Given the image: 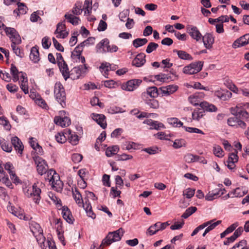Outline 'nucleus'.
Returning a JSON list of instances; mask_svg holds the SVG:
<instances>
[{
	"label": "nucleus",
	"mask_w": 249,
	"mask_h": 249,
	"mask_svg": "<svg viewBox=\"0 0 249 249\" xmlns=\"http://www.w3.org/2000/svg\"><path fill=\"white\" fill-rule=\"evenodd\" d=\"M148 42V40L146 38H138L134 39L133 41V46L137 48L139 47L142 46L145 44H146Z\"/></svg>",
	"instance_id": "obj_45"
},
{
	"label": "nucleus",
	"mask_w": 249,
	"mask_h": 249,
	"mask_svg": "<svg viewBox=\"0 0 249 249\" xmlns=\"http://www.w3.org/2000/svg\"><path fill=\"white\" fill-rule=\"evenodd\" d=\"M53 93L54 97L61 106L64 108L66 106V94L62 84L60 82H57L54 87Z\"/></svg>",
	"instance_id": "obj_1"
},
{
	"label": "nucleus",
	"mask_w": 249,
	"mask_h": 249,
	"mask_svg": "<svg viewBox=\"0 0 249 249\" xmlns=\"http://www.w3.org/2000/svg\"><path fill=\"white\" fill-rule=\"evenodd\" d=\"M142 82V81L140 79L129 80L125 85L123 86V89L129 91H133L139 87Z\"/></svg>",
	"instance_id": "obj_10"
},
{
	"label": "nucleus",
	"mask_w": 249,
	"mask_h": 249,
	"mask_svg": "<svg viewBox=\"0 0 249 249\" xmlns=\"http://www.w3.org/2000/svg\"><path fill=\"white\" fill-rule=\"evenodd\" d=\"M50 182H51L53 187L55 188L57 191L59 192L62 190L63 186V183L62 181L60 180L59 176L58 178L55 179H53Z\"/></svg>",
	"instance_id": "obj_35"
},
{
	"label": "nucleus",
	"mask_w": 249,
	"mask_h": 249,
	"mask_svg": "<svg viewBox=\"0 0 249 249\" xmlns=\"http://www.w3.org/2000/svg\"><path fill=\"white\" fill-rule=\"evenodd\" d=\"M204 45L208 49H210L213 47L214 43V38L211 33H206L204 36H202V38Z\"/></svg>",
	"instance_id": "obj_13"
},
{
	"label": "nucleus",
	"mask_w": 249,
	"mask_h": 249,
	"mask_svg": "<svg viewBox=\"0 0 249 249\" xmlns=\"http://www.w3.org/2000/svg\"><path fill=\"white\" fill-rule=\"evenodd\" d=\"M87 69L86 65L74 67L71 70L70 77L72 80L77 79L84 75L86 72Z\"/></svg>",
	"instance_id": "obj_5"
},
{
	"label": "nucleus",
	"mask_w": 249,
	"mask_h": 249,
	"mask_svg": "<svg viewBox=\"0 0 249 249\" xmlns=\"http://www.w3.org/2000/svg\"><path fill=\"white\" fill-rule=\"evenodd\" d=\"M205 115L204 111L200 108H196L192 113V119L199 121Z\"/></svg>",
	"instance_id": "obj_28"
},
{
	"label": "nucleus",
	"mask_w": 249,
	"mask_h": 249,
	"mask_svg": "<svg viewBox=\"0 0 249 249\" xmlns=\"http://www.w3.org/2000/svg\"><path fill=\"white\" fill-rule=\"evenodd\" d=\"M57 65L65 80H67V79L70 77V73L67 63L65 61L63 62H58Z\"/></svg>",
	"instance_id": "obj_18"
},
{
	"label": "nucleus",
	"mask_w": 249,
	"mask_h": 249,
	"mask_svg": "<svg viewBox=\"0 0 249 249\" xmlns=\"http://www.w3.org/2000/svg\"><path fill=\"white\" fill-rule=\"evenodd\" d=\"M18 5V9H15L14 11V13H17L18 15L20 14H25L26 13L28 8L27 6L23 3H20L18 1L17 3Z\"/></svg>",
	"instance_id": "obj_36"
},
{
	"label": "nucleus",
	"mask_w": 249,
	"mask_h": 249,
	"mask_svg": "<svg viewBox=\"0 0 249 249\" xmlns=\"http://www.w3.org/2000/svg\"><path fill=\"white\" fill-rule=\"evenodd\" d=\"M34 160L36 165V169L38 174L41 175L46 174L48 166L45 160L37 156L34 158Z\"/></svg>",
	"instance_id": "obj_6"
},
{
	"label": "nucleus",
	"mask_w": 249,
	"mask_h": 249,
	"mask_svg": "<svg viewBox=\"0 0 249 249\" xmlns=\"http://www.w3.org/2000/svg\"><path fill=\"white\" fill-rule=\"evenodd\" d=\"M124 233V231L122 228L116 231L109 232L103 240L102 244H106L107 246H109L113 242L119 241L121 239Z\"/></svg>",
	"instance_id": "obj_2"
},
{
	"label": "nucleus",
	"mask_w": 249,
	"mask_h": 249,
	"mask_svg": "<svg viewBox=\"0 0 249 249\" xmlns=\"http://www.w3.org/2000/svg\"><path fill=\"white\" fill-rule=\"evenodd\" d=\"M145 55L143 53H139L133 60L132 64L137 67H140L143 65L146 62Z\"/></svg>",
	"instance_id": "obj_17"
},
{
	"label": "nucleus",
	"mask_w": 249,
	"mask_h": 249,
	"mask_svg": "<svg viewBox=\"0 0 249 249\" xmlns=\"http://www.w3.org/2000/svg\"><path fill=\"white\" fill-rule=\"evenodd\" d=\"M186 30L187 32L193 39L196 40V41H199L201 40L202 35L196 26L188 25L186 28Z\"/></svg>",
	"instance_id": "obj_8"
},
{
	"label": "nucleus",
	"mask_w": 249,
	"mask_h": 249,
	"mask_svg": "<svg viewBox=\"0 0 249 249\" xmlns=\"http://www.w3.org/2000/svg\"><path fill=\"white\" fill-rule=\"evenodd\" d=\"M31 189V192L32 197L34 202L36 203H38L40 199V193L41 189L37 187L36 183H34L32 187H30Z\"/></svg>",
	"instance_id": "obj_15"
},
{
	"label": "nucleus",
	"mask_w": 249,
	"mask_h": 249,
	"mask_svg": "<svg viewBox=\"0 0 249 249\" xmlns=\"http://www.w3.org/2000/svg\"><path fill=\"white\" fill-rule=\"evenodd\" d=\"M203 93H196L190 96L189 97V100L191 104L195 106H199L201 102L199 100V97H202L204 96Z\"/></svg>",
	"instance_id": "obj_27"
},
{
	"label": "nucleus",
	"mask_w": 249,
	"mask_h": 249,
	"mask_svg": "<svg viewBox=\"0 0 249 249\" xmlns=\"http://www.w3.org/2000/svg\"><path fill=\"white\" fill-rule=\"evenodd\" d=\"M249 44V33L246 34L236 39L232 44L233 49L244 46Z\"/></svg>",
	"instance_id": "obj_9"
},
{
	"label": "nucleus",
	"mask_w": 249,
	"mask_h": 249,
	"mask_svg": "<svg viewBox=\"0 0 249 249\" xmlns=\"http://www.w3.org/2000/svg\"><path fill=\"white\" fill-rule=\"evenodd\" d=\"M82 159L83 156L80 154L74 153L71 156V160L75 163L80 162Z\"/></svg>",
	"instance_id": "obj_58"
},
{
	"label": "nucleus",
	"mask_w": 249,
	"mask_h": 249,
	"mask_svg": "<svg viewBox=\"0 0 249 249\" xmlns=\"http://www.w3.org/2000/svg\"><path fill=\"white\" fill-rule=\"evenodd\" d=\"M213 221V220H210V221H207V222H206L205 223H204L203 224L199 225V226H198L197 227H196L194 230V231H193V232L191 234V236H194L195 235H196V234H197L198 233V232L201 230H202L204 228H205V227H206L207 226H208L209 224H210Z\"/></svg>",
	"instance_id": "obj_48"
},
{
	"label": "nucleus",
	"mask_w": 249,
	"mask_h": 249,
	"mask_svg": "<svg viewBox=\"0 0 249 249\" xmlns=\"http://www.w3.org/2000/svg\"><path fill=\"white\" fill-rule=\"evenodd\" d=\"M169 224L167 222L161 223L158 222L151 226L147 230V233L149 235L156 234L158 231L164 230Z\"/></svg>",
	"instance_id": "obj_7"
},
{
	"label": "nucleus",
	"mask_w": 249,
	"mask_h": 249,
	"mask_svg": "<svg viewBox=\"0 0 249 249\" xmlns=\"http://www.w3.org/2000/svg\"><path fill=\"white\" fill-rule=\"evenodd\" d=\"M90 103L92 106L97 105L99 107H103L104 106L103 103L100 102L99 101V99H98V98H97V97H95V96L93 97L91 99V100L90 101Z\"/></svg>",
	"instance_id": "obj_57"
},
{
	"label": "nucleus",
	"mask_w": 249,
	"mask_h": 249,
	"mask_svg": "<svg viewBox=\"0 0 249 249\" xmlns=\"http://www.w3.org/2000/svg\"><path fill=\"white\" fill-rule=\"evenodd\" d=\"M66 135H67L68 140L71 144L75 145L78 143L79 141L78 136L75 133H72L71 130L66 129Z\"/></svg>",
	"instance_id": "obj_25"
},
{
	"label": "nucleus",
	"mask_w": 249,
	"mask_h": 249,
	"mask_svg": "<svg viewBox=\"0 0 249 249\" xmlns=\"http://www.w3.org/2000/svg\"><path fill=\"white\" fill-rule=\"evenodd\" d=\"M56 141L60 143H65L66 142L67 135H66V130L63 132H58L55 136Z\"/></svg>",
	"instance_id": "obj_40"
},
{
	"label": "nucleus",
	"mask_w": 249,
	"mask_h": 249,
	"mask_svg": "<svg viewBox=\"0 0 249 249\" xmlns=\"http://www.w3.org/2000/svg\"><path fill=\"white\" fill-rule=\"evenodd\" d=\"M0 77L6 82H10L11 78L8 72H5L3 73L2 71H0Z\"/></svg>",
	"instance_id": "obj_64"
},
{
	"label": "nucleus",
	"mask_w": 249,
	"mask_h": 249,
	"mask_svg": "<svg viewBox=\"0 0 249 249\" xmlns=\"http://www.w3.org/2000/svg\"><path fill=\"white\" fill-rule=\"evenodd\" d=\"M203 62L198 61L192 63L188 66L184 67L183 71L188 74H193L199 72L202 69Z\"/></svg>",
	"instance_id": "obj_3"
},
{
	"label": "nucleus",
	"mask_w": 249,
	"mask_h": 249,
	"mask_svg": "<svg viewBox=\"0 0 249 249\" xmlns=\"http://www.w3.org/2000/svg\"><path fill=\"white\" fill-rule=\"evenodd\" d=\"M185 145V141L184 140H176L173 143V147L175 148H178Z\"/></svg>",
	"instance_id": "obj_61"
},
{
	"label": "nucleus",
	"mask_w": 249,
	"mask_h": 249,
	"mask_svg": "<svg viewBox=\"0 0 249 249\" xmlns=\"http://www.w3.org/2000/svg\"><path fill=\"white\" fill-rule=\"evenodd\" d=\"M100 69L104 71L103 74L106 77H107L108 75L107 72L111 70V65L107 62L102 63L100 67Z\"/></svg>",
	"instance_id": "obj_50"
},
{
	"label": "nucleus",
	"mask_w": 249,
	"mask_h": 249,
	"mask_svg": "<svg viewBox=\"0 0 249 249\" xmlns=\"http://www.w3.org/2000/svg\"><path fill=\"white\" fill-rule=\"evenodd\" d=\"M200 159H201L200 157L190 153L186 154L184 157L185 161L188 163L197 161Z\"/></svg>",
	"instance_id": "obj_38"
},
{
	"label": "nucleus",
	"mask_w": 249,
	"mask_h": 249,
	"mask_svg": "<svg viewBox=\"0 0 249 249\" xmlns=\"http://www.w3.org/2000/svg\"><path fill=\"white\" fill-rule=\"evenodd\" d=\"M54 122L56 125L64 127L71 124V120L67 117L62 118L60 116H55L54 118Z\"/></svg>",
	"instance_id": "obj_16"
},
{
	"label": "nucleus",
	"mask_w": 249,
	"mask_h": 249,
	"mask_svg": "<svg viewBox=\"0 0 249 249\" xmlns=\"http://www.w3.org/2000/svg\"><path fill=\"white\" fill-rule=\"evenodd\" d=\"M146 104L149 106L151 108L157 109L159 107V104L157 100L154 98L147 100L146 101Z\"/></svg>",
	"instance_id": "obj_51"
},
{
	"label": "nucleus",
	"mask_w": 249,
	"mask_h": 249,
	"mask_svg": "<svg viewBox=\"0 0 249 249\" xmlns=\"http://www.w3.org/2000/svg\"><path fill=\"white\" fill-rule=\"evenodd\" d=\"M62 214L64 219L70 224L73 223L74 219L70 210L67 208H64L62 211Z\"/></svg>",
	"instance_id": "obj_26"
},
{
	"label": "nucleus",
	"mask_w": 249,
	"mask_h": 249,
	"mask_svg": "<svg viewBox=\"0 0 249 249\" xmlns=\"http://www.w3.org/2000/svg\"><path fill=\"white\" fill-rule=\"evenodd\" d=\"M232 93L228 90L218 89L214 92V95L222 101H227L231 96Z\"/></svg>",
	"instance_id": "obj_14"
},
{
	"label": "nucleus",
	"mask_w": 249,
	"mask_h": 249,
	"mask_svg": "<svg viewBox=\"0 0 249 249\" xmlns=\"http://www.w3.org/2000/svg\"><path fill=\"white\" fill-rule=\"evenodd\" d=\"M199 106L201 107L200 108L204 112H216L217 110V108L214 105L206 101L201 102Z\"/></svg>",
	"instance_id": "obj_19"
},
{
	"label": "nucleus",
	"mask_w": 249,
	"mask_h": 249,
	"mask_svg": "<svg viewBox=\"0 0 249 249\" xmlns=\"http://www.w3.org/2000/svg\"><path fill=\"white\" fill-rule=\"evenodd\" d=\"M0 182H2L8 187H10L12 185L9 179L8 176L6 175L5 172L3 169L0 170Z\"/></svg>",
	"instance_id": "obj_30"
},
{
	"label": "nucleus",
	"mask_w": 249,
	"mask_h": 249,
	"mask_svg": "<svg viewBox=\"0 0 249 249\" xmlns=\"http://www.w3.org/2000/svg\"><path fill=\"white\" fill-rule=\"evenodd\" d=\"M91 117L103 129L106 128L107 124L104 115L93 113L91 114Z\"/></svg>",
	"instance_id": "obj_12"
},
{
	"label": "nucleus",
	"mask_w": 249,
	"mask_h": 249,
	"mask_svg": "<svg viewBox=\"0 0 249 249\" xmlns=\"http://www.w3.org/2000/svg\"><path fill=\"white\" fill-rule=\"evenodd\" d=\"M147 94L153 98H155L158 96V90L156 87H151L147 88L146 92H143L142 94L143 97L145 96Z\"/></svg>",
	"instance_id": "obj_32"
},
{
	"label": "nucleus",
	"mask_w": 249,
	"mask_h": 249,
	"mask_svg": "<svg viewBox=\"0 0 249 249\" xmlns=\"http://www.w3.org/2000/svg\"><path fill=\"white\" fill-rule=\"evenodd\" d=\"M231 194L232 195V197H242L245 195V193L242 192V189L238 187L231 192Z\"/></svg>",
	"instance_id": "obj_55"
},
{
	"label": "nucleus",
	"mask_w": 249,
	"mask_h": 249,
	"mask_svg": "<svg viewBox=\"0 0 249 249\" xmlns=\"http://www.w3.org/2000/svg\"><path fill=\"white\" fill-rule=\"evenodd\" d=\"M11 144L19 153H22L24 147L22 142L17 137H14L11 139Z\"/></svg>",
	"instance_id": "obj_20"
},
{
	"label": "nucleus",
	"mask_w": 249,
	"mask_h": 249,
	"mask_svg": "<svg viewBox=\"0 0 249 249\" xmlns=\"http://www.w3.org/2000/svg\"><path fill=\"white\" fill-rule=\"evenodd\" d=\"M196 210V207L193 206L190 207L186 210L185 212L182 214L181 217L185 219L187 218L189 216L195 213Z\"/></svg>",
	"instance_id": "obj_47"
},
{
	"label": "nucleus",
	"mask_w": 249,
	"mask_h": 249,
	"mask_svg": "<svg viewBox=\"0 0 249 249\" xmlns=\"http://www.w3.org/2000/svg\"><path fill=\"white\" fill-rule=\"evenodd\" d=\"M229 21V18L228 16H221L219 18L215 19L210 18L209 19V22L212 24H214L215 22H227Z\"/></svg>",
	"instance_id": "obj_42"
},
{
	"label": "nucleus",
	"mask_w": 249,
	"mask_h": 249,
	"mask_svg": "<svg viewBox=\"0 0 249 249\" xmlns=\"http://www.w3.org/2000/svg\"><path fill=\"white\" fill-rule=\"evenodd\" d=\"M227 123L230 126L236 128L241 127L244 129L246 126V123L239 119L236 116L229 118L227 120Z\"/></svg>",
	"instance_id": "obj_11"
},
{
	"label": "nucleus",
	"mask_w": 249,
	"mask_h": 249,
	"mask_svg": "<svg viewBox=\"0 0 249 249\" xmlns=\"http://www.w3.org/2000/svg\"><path fill=\"white\" fill-rule=\"evenodd\" d=\"M213 153L214 155L219 158H221L224 156V151L222 148L218 145H215L213 147Z\"/></svg>",
	"instance_id": "obj_49"
},
{
	"label": "nucleus",
	"mask_w": 249,
	"mask_h": 249,
	"mask_svg": "<svg viewBox=\"0 0 249 249\" xmlns=\"http://www.w3.org/2000/svg\"><path fill=\"white\" fill-rule=\"evenodd\" d=\"M36 238V241L39 244L41 245L43 244L45 241V238L44 237L42 233H37L34 235Z\"/></svg>",
	"instance_id": "obj_63"
},
{
	"label": "nucleus",
	"mask_w": 249,
	"mask_h": 249,
	"mask_svg": "<svg viewBox=\"0 0 249 249\" xmlns=\"http://www.w3.org/2000/svg\"><path fill=\"white\" fill-rule=\"evenodd\" d=\"M10 71L13 76V81H18L19 80L18 74L20 73V72L18 71V69L14 64H11Z\"/></svg>",
	"instance_id": "obj_44"
},
{
	"label": "nucleus",
	"mask_w": 249,
	"mask_h": 249,
	"mask_svg": "<svg viewBox=\"0 0 249 249\" xmlns=\"http://www.w3.org/2000/svg\"><path fill=\"white\" fill-rule=\"evenodd\" d=\"M4 31L11 39V44L18 45L21 43L20 36L16 29L11 27H5Z\"/></svg>",
	"instance_id": "obj_4"
},
{
	"label": "nucleus",
	"mask_w": 249,
	"mask_h": 249,
	"mask_svg": "<svg viewBox=\"0 0 249 249\" xmlns=\"http://www.w3.org/2000/svg\"><path fill=\"white\" fill-rule=\"evenodd\" d=\"M83 49L79 45L74 49V51L72 53L71 56L72 57L75 56L80 57L83 51Z\"/></svg>",
	"instance_id": "obj_59"
},
{
	"label": "nucleus",
	"mask_w": 249,
	"mask_h": 249,
	"mask_svg": "<svg viewBox=\"0 0 249 249\" xmlns=\"http://www.w3.org/2000/svg\"><path fill=\"white\" fill-rule=\"evenodd\" d=\"M11 47L14 53L18 56L22 57L23 53L21 51L20 49L15 44H11Z\"/></svg>",
	"instance_id": "obj_60"
},
{
	"label": "nucleus",
	"mask_w": 249,
	"mask_h": 249,
	"mask_svg": "<svg viewBox=\"0 0 249 249\" xmlns=\"http://www.w3.org/2000/svg\"><path fill=\"white\" fill-rule=\"evenodd\" d=\"M30 230L34 235L37 233H42L43 230L40 225L36 223H33L30 226Z\"/></svg>",
	"instance_id": "obj_43"
},
{
	"label": "nucleus",
	"mask_w": 249,
	"mask_h": 249,
	"mask_svg": "<svg viewBox=\"0 0 249 249\" xmlns=\"http://www.w3.org/2000/svg\"><path fill=\"white\" fill-rule=\"evenodd\" d=\"M169 124L174 127H180L183 125V123L177 118H171L168 119Z\"/></svg>",
	"instance_id": "obj_46"
},
{
	"label": "nucleus",
	"mask_w": 249,
	"mask_h": 249,
	"mask_svg": "<svg viewBox=\"0 0 249 249\" xmlns=\"http://www.w3.org/2000/svg\"><path fill=\"white\" fill-rule=\"evenodd\" d=\"M46 177L45 178L46 180H48L50 182L53 179L58 178V175L56 173L55 171L53 169L50 170L46 172Z\"/></svg>",
	"instance_id": "obj_41"
},
{
	"label": "nucleus",
	"mask_w": 249,
	"mask_h": 249,
	"mask_svg": "<svg viewBox=\"0 0 249 249\" xmlns=\"http://www.w3.org/2000/svg\"><path fill=\"white\" fill-rule=\"evenodd\" d=\"M195 193V189L188 188L183 191V196H185L187 198H191L194 196Z\"/></svg>",
	"instance_id": "obj_52"
},
{
	"label": "nucleus",
	"mask_w": 249,
	"mask_h": 249,
	"mask_svg": "<svg viewBox=\"0 0 249 249\" xmlns=\"http://www.w3.org/2000/svg\"><path fill=\"white\" fill-rule=\"evenodd\" d=\"M173 52L176 53L178 57L181 59L187 60H192L193 59L192 56L184 51L174 50Z\"/></svg>",
	"instance_id": "obj_33"
},
{
	"label": "nucleus",
	"mask_w": 249,
	"mask_h": 249,
	"mask_svg": "<svg viewBox=\"0 0 249 249\" xmlns=\"http://www.w3.org/2000/svg\"><path fill=\"white\" fill-rule=\"evenodd\" d=\"M64 17L68 22L73 25H76L79 24V21H80L79 18L74 16L71 14L67 13L65 15Z\"/></svg>",
	"instance_id": "obj_31"
},
{
	"label": "nucleus",
	"mask_w": 249,
	"mask_h": 249,
	"mask_svg": "<svg viewBox=\"0 0 249 249\" xmlns=\"http://www.w3.org/2000/svg\"><path fill=\"white\" fill-rule=\"evenodd\" d=\"M53 44L55 48L56 49H57L58 51H59L60 52H63L64 51V48L62 46V45L59 43L57 40L54 38H53Z\"/></svg>",
	"instance_id": "obj_62"
},
{
	"label": "nucleus",
	"mask_w": 249,
	"mask_h": 249,
	"mask_svg": "<svg viewBox=\"0 0 249 249\" xmlns=\"http://www.w3.org/2000/svg\"><path fill=\"white\" fill-rule=\"evenodd\" d=\"M178 87L176 85H170L166 87H162L160 88L162 93L164 95H170L177 90Z\"/></svg>",
	"instance_id": "obj_23"
},
{
	"label": "nucleus",
	"mask_w": 249,
	"mask_h": 249,
	"mask_svg": "<svg viewBox=\"0 0 249 249\" xmlns=\"http://www.w3.org/2000/svg\"><path fill=\"white\" fill-rule=\"evenodd\" d=\"M155 78L161 82H166L169 80H172L171 77L169 74L165 73H160V74L155 75Z\"/></svg>",
	"instance_id": "obj_39"
},
{
	"label": "nucleus",
	"mask_w": 249,
	"mask_h": 249,
	"mask_svg": "<svg viewBox=\"0 0 249 249\" xmlns=\"http://www.w3.org/2000/svg\"><path fill=\"white\" fill-rule=\"evenodd\" d=\"M117 160L118 161L126 160H131L133 158V156L131 155H128L126 154H123L121 155H118L117 156Z\"/></svg>",
	"instance_id": "obj_56"
},
{
	"label": "nucleus",
	"mask_w": 249,
	"mask_h": 249,
	"mask_svg": "<svg viewBox=\"0 0 249 249\" xmlns=\"http://www.w3.org/2000/svg\"><path fill=\"white\" fill-rule=\"evenodd\" d=\"M0 124L3 125L6 130H10L11 125L9 121L4 116L0 117Z\"/></svg>",
	"instance_id": "obj_53"
},
{
	"label": "nucleus",
	"mask_w": 249,
	"mask_h": 249,
	"mask_svg": "<svg viewBox=\"0 0 249 249\" xmlns=\"http://www.w3.org/2000/svg\"><path fill=\"white\" fill-rule=\"evenodd\" d=\"M231 113L236 116H241L243 118L248 119L249 118L248 112L240 108V105H237L236 108L233 109V111L231 110Z\"/></svg>",
	"instance_id": "obj_24"
},
{
	"label": "nucleus",
	"mask_w": 249,
	"mask_h": 249,
	"mask_svg": "<svg viewBox=\"0 0 249 249\" xmlns=\"http://www.w3.org/2000/svg\"><path fill=\"white\" fill-rule=\"evenodd\" d=\"M119 148L117 145H114L111 147H108L106 151V155L107 157H110L113 155H116L119 151Z\"/></svg>",
	"instance_id": "obj_37"
},
{
	"label": "nucleus",
	"mask_w": 249,
	"mask_h": 249,
	"mask_svg": "<svg viewBox=\"0 0 249 249\" xmlns=\"http://www.w3.org/2000/svg\"><path fill=\"white\" fill-rule=\"evenodd\" d=\"M159 45L157 43L154 42H150L148 44L146 49V52L147 53H150L153 51L156 50L158 47Z\"/></svg>",
	"instance_id": "obj_54"
},
{
	"label": "nucleus",
	"mask_w": 249,
	"mask_h": 249,
	"mask_svg": "<svg viewBox=\"0 0 249 249\" xmlns=\"http://www.w3.org/2000/svg\"><path fill=\"white\" fill-rule=\"evenodd\" d=\"M30 58L34 63H37L39 61V51L36 47H33L31 50Z\"/></svg>",
	"instance_id": "obj_29"
},
{
	"label": "nucleus",
	"mask_w": 249,
	"mask_h": 249,
	"mask_svg": "<svg viewBox=\"0 0 249 249\" xmlns=\"http://www.w3.org/2000/svg\"><path fill=\"white\" fill-rule=\"evenodd\" d=\"M0 145L2 149L6 152H11L12 150V144L2 139L0 140Z\"/></svg>",
	"instance_id": "obj_34"
},
{
	"label": "nucleus",
	"mask_w": 249,
	"mask_h": 249,
	"mask_svg": "<svg viewBox=\"0 0 249 249\" xmlns=\"http://www.w3.org/2000/svg\"><path fill=\"white\" fill-rule=\"evenodd\" d=\"M72 193L73 197L79 206H84V202L82 197V196L77 188L72 189Z\"/></svg>",
	"instance_id": "obj_22"
},
{
	"label": "nucleus",
	"mask_w": 249,
	"mask_h": 249,
	"mask_svg": "<svg viewBox=\"0 0 249 249\" xmlns=\"http://www.w3.org/2000/svg\"><path fill=\"white\" fill-rule=\"evenodd\" d=\"M144 124H147L150 126V129L159 130L161 128L164 127V125L158 121H153L151 119H147L143 122Z\"/></svg>",
	"instance_id": "obj_21"
}]
</instances>
